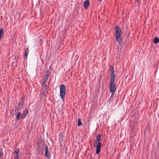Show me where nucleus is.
<instances>
[{
	"label": "nucleus",
	"mask_w": 159,
	"mask_h": 159,
	"mask_svg": "<svg viewBox=\"0 0 159 159\" xmlns=\"http://www.w3.org/2000/svg\"><path fill=\"white\" fill-rule=\"evenodd\" d=\"M115 79H110V84L109 85L110 92L111 93V95H113L116 91V84L114 83Z\"/></svg>",
	"instance_id": "obj_1"
},
{
	"label": "nucleus",
	"mask_w": 159,
	"mask_h": 159,
	"mask_svg": "<svg viewBox=\"0 0 159 159\" xmlns=\"http://www.w3.org/2000/svg\"><path fill=\"white\" fill-rule=\"evenodd\" d=\"M60 93L61 98L63 101L66 93V87L63 84L60 86Z\"/></svg>",
	"instance_id": "obj_2"
},
{
	"label": "nucleus",
	"mask_w": 159,
	"mask_h": 159,
	"mask_svg": "<svg viewBox=\"0 0 159 159\" xmlns=\"http://www.w3.org/2000/svg\"><path fill=\"white\" fill-rule=\"evenodd\" d=\"M17 106H15V110L12 111H14L13 113V114L14 115H16V113L18 112L19 110L24 108L25 104L23 103V102H20H20L17 103Z\"/></svg>",
	"instance_id": "obj_3"
},
{
	"label": "nucleus",
	"mask_w": 159,
	"mask_h": 159,
	"mask_svg": "<svg viewBox=\"0 0 159 159\" xmlns=\"http://www.w3.org/2000/svg\"><path fill=\"white\" fill-rule=\"evenodd\" d=\"M44 148H45V156L47 158L50 159L51 156L50 152L48 151L49 148L44 143L43 144Z\"/></svg>",
	"instance_id": "obj_4"
},
{
	"label": "nucleus",
	"mask_w": 159,
	"mask_h": 159,
	"mask_svg": "<svg viewBox=\"0 0 159 159\" xmlns=\"http://www.w3.org/2000/svg\"><path fill=\"white\" fill-rule=\"evenodd\" d=\"M110 71L111 72L110 75V79H115V75L114 73L115 72L114 68L112 66H110Z\"/></svg>",
	"instance_id": "obj_5"
},
{
	"label": "nucleus",
	"mask_w": 159,
	"mask_h": 159,
	"mask_svg": "<svg viewBox=\"0 0 159 159\" xmlns=\"http://www.w3.org/2000/svg\"><path fill=\"white\" fill-rule=\"evenodd\" d=\"M96 147V153L97 154H99L101 151V148L102 144L101 142H99L97 143Z\"/></svg>",
	"instance_id": "obj_6"
},
{
	"label": "nucleus",
	"mask_w": 159,
	"mask_h": 159,
	"mask_svg": "<svg viewBox=\"0 0 159 159\" xmlns=\"http://www.w3.org/2000/svg\"><path fill=\"white\" fill-rule=\"evenodd\" d=\"M116 40L120 44H121L123 42V39L121 34L116 35Z\"/></svg>",
	"instance_id": "obj_7"
},
{
	"label": "nucleus",
	"mask_w": 159,
	"mask_h": 159,
	"mask_svg": "<svg viewBox=\"0 0 159 159\" xmlns=\"http://www.w3.org/2000/svg\"><path fill=\"white\" fill-rule=\"evenodd\" d=\"M115 36L121 34V30L120 29L118 25H116L115 26Z\"/></svg>",
	"instance_id": "obj_8"
},
{
	"label": "nucleus",
	"mask_w": 159,
	"mask_h": 159,
	"mask_svg": "<svg viewBox=\"0 0 159 159\" xmlns=\"http://www.w3.org/2000/svg\"><path fill=\"white\" fill-rule=\"evenodd\" d=\"M16 116V120H19L20 119H24L22 114H21L20 112H17Z\"/></svg>",
	"instance_id": "obj_9"
},
{
	"label": "nucleus",
	"mask_w": 159,
	"mask_h": 159,
	"mask_svg": "<svg viewBox=\"0 0 159 159\" xmlns=\"http://www.w3.org/2000/svg\"><path fill=\"white\" fill-rule=\"evenodd\" d=\"M84 4L85 9H87L89 5V0H86L84 2Z\"/></svg>",
	"instance_id": "obj_10"
},
{
	"label": "nucleus",
	"mask_w": 159,
	"mask_h": 159,
	"mask_svg": "<svg viewBox=\"0 0 159 159\" xmlns=\"http://www.w3.org/2000/svg\"><path fill=\"white\" fill-rule=\"evenodd\" d=\"M102 136L100 134H99L97 135L96 137V141H95V143L97 144L98 142L101 141V138Z\"/></svg>",
	"instance_id": "obj_11"
},
{
	"label": "nucleus",
	"mask_w": 159,
	"mask_h": 159,
	"mask_svg": "<svg viewBox=\"0 0 159 159\" xmlns=\"http://www.w3.org/2000/svg\"><path fill=\"white\" fill-rule=\"evenodd\" d=\"M28 112V110L27 109H26L25 111H23L22 113V115L24 118L27 115Z\"/></svg>",
	"instance_id": "obj_12"
},
{
	"label": "nucleus",
	"mask_w": 159,
	"mask_h": 159,
	"mask_svg": "<svg viewBox=\"0 0 159 159\" xmlns=\"http://www.w3.org/2000/svg\"><path fill=\"white\" fill-rule=\"evenodd\" d=\"M29 52V49L28 48H27L26 49L25 52L24 53V57L25 58H27Z\"/></svg>",
	"instance_id": "obj_13"
},
{
	"label": "nucleus",
	"mask_w": 159,
	"mask_h": 159,
	"mask_svg": "<svg viewBox=\"0 0 159 159\" xmlns=\"http://www.w3.org/2000/svg\"><path fill=\"white\" fill-rule=\"evenodd\" d=\"M38 147V154H42L43 153V149L42 150H40V148H39L38 146H37Z\"/></svg>",
	"instance_id": "obj_14"
},
{
	"label": "nucleus",
	"mask_w": 159,
	"mask_h": 159,
	"mask_svg": "<svg viewBox=\"0 0 159 159\" xmlns=\"http://www.w3.org/2000/svg\"><path fill=\"white\" fill-rule=\"evenodd\" d=\"M3 34V28H0V40H1V38L2 35Z\"/></svg>",
	"instance_id": "obj_15"
},
{
	"label": "nucleus",
	"mask_w": 159,
	"mask_h": 159,
	"mask_svg": "<svg viewBox=\"0 0 159 159\" xmlns=\"http://www.w3.org/2000/svg\"><path fill=\"white\" fill-rule=\"evenodd\" d=\"M154 43L155 44H157L159 42V39L157 37H156L153 40Z\"/></svg>",
	"instance_id": "obj_16"
},
{
	"label": "nucleus",
	"mask_w": 159,
	"mask_h": 159,
	"mask_svg": "<svg viewBox=\"0 0 159 159\" xmlns=\"http://www.w3.org/2000/svg\"><path fill=\"white\" fill-rule=\"evenodd\" d=\"M49 70H47L46 71L45 73V75L44 77L48 78L49 76Z\"/></svg>",
	"instance_id": "obj_17"
},
{
	"label": "nucleus",
	"mask_w": 159,
	"mask_h": 159,
	"mask_svg": "<svg viewBox=\"0 0 159 159\" xmlns=\"http://www.w3.org/2000/svg\"><path fill=\"white\" fill-rule=\"evenodd\" d=\"M82 125V123L81 122L80 119H78V126H80Z\"/></svg>",
	"instance_id": "obj_18"
},
{
	"label": "nucleus",
	"mask_w": 159,
	"mask_h": 159,
	"mask_svg": "<svg viewBox=\"0 0 159 159\" xmlns=\"http://www.w3.org/2000/svg\"><path fill=\"white\" fill-rule=\"evenodd\" d=\"M3 155L2 150V149H0V158L2 157Z\"/></svg>",
	"instance_id": "obj_19"
},
{
	"label": "nucleus",
	"mask_w": 159,
	"mask_h": 159,
	"mask_svg": "<svg viewBox=\"0 0 159 159\" xmlns=\"http://www.w3.org/2000/svg\"><path fill=\"white\" fill-rule=\"evenodd\" d=\"M15 153L16 154H19V150L18 149H16L15 150Z\"/></svg>",
	"instance_id": "obj_20"
},
{
	"label": "nucleus",
	"mask_w": 159,
	"mask_h": 159,
	"mask_svg": "<svg viewBox=\"0 0 159 159\" xmlns=\"http://www.w3.org/2000/svg\"><path fill=\"white\" fill-rule=\"evenodd\" d=\"M19 154H16L15 156V159H19Z\"/></svg>",
	"instance_id": "obj_21"
},
{
	"label": "nucleus",
	"mask_w": 159,
	"mask_h": 159,
	"mask_svg": "<svg viewBox=\"0 0 159 159\" xmlns=\"http://www.w3.org/2000/svg\"><path fill=\"white\" fill-rule=\"evenodd\" d=\"M41 86H43L44 88H46L47 87V85L46 84H42Z\"/></svg>",
	"instance_id": "obj_22"
},
{
	"label": "nucleus",
	"mask_w": 159,
	"mask_h": 159,
	"mask_svg": "<svg viewBox=\"0 0 159 159\" xmlns=\"http://www.w3.org/2000/svg\"><path fill=\"white\" fill-rule=\"evenodd\" d=\"M22 101L20 102H23V103H24V100L25 99L23 98V96H22L21 98Z\"/></svg>",
	"instance_id": "obj_23"
},
{
	"label": "nucleus",
	"mask_w": 159,
	"mask_h": 159,
	"mask_svg": "<svg viewBox=\"0 0 159 159\" xmlns=\"http://www.w3.org/2000/svg\"><path fill=\"white\" fill-rule=\"evenodd\" d=\"M46 82L47 81L43 80L42 84H46Z\"/></svg>",
	"instance_id": "obj_24"
},
{
	"label": "nucleus",
	"mask_w": 159,
	"mask_h": 159,
	"mask_svg": "<svg viewBox=\"0 0 159 159\" xmlns=\"http://www.w3.org/2000/svg\"><path fill=\"white\" fill-rule=\"evenodd\" d=\"M48 78L44 77V78H43V80H46V81H47V80H48Z\"/></svg>",
	"instance_id": "obj_25"
},
{
	"label": "nucleus",
	"mask_w": 159,
	"mask_h": 159,
	"mask_svg": "<svg viewBox=\"0 0 159 159\" xmlns=\"http://www.w3.org/2000/svg\"><path fill=\"white\" fill-rule=\"evenodd\" d=\"M135 0L136 2H139V0Z\"/></svg>",
	"instance_id": "obj_26"
},
{
	"label": "nucleus",
	"mask_w": 159,
	"mask_h": 159,
	"mask_svg": "<svg viewBox=\"0 0 159 159\" xmlns=\"http://www.w3.org/2000/svg\"><path fill=\"white\" fill-rule=\"evenodd\" d=\"M102 0H98V1H99L100 2H101L102 1Z\"/></svg>",
	"instance_id": "obj_27"
},
{
	"label": "nucleus",
	"mask_w": 159,
	"mask_h": 159,
	"mask_svg": "<svg viewBox=\"0 0 159 159\" xmlns=\"http://www.w3.org/2000/svg\"><path fill=\"white\" fill-rule=\"evenodd\" d=\"M2 159H3V158H2Z\"/></svg>",
	"instance_id": "obj_28"
}]
</instances>
